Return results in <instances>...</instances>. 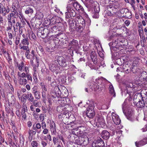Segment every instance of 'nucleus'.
<instances>
[{
	"label": "nucleus",
	"instance_id": "obj_24",
	"mask_svg": "<svg viewBox=\"0 0 147 147\" xmlns=\"http://www.w3.org/2000/svg\"><path fill=\"white\" fill-rule=\"evenodd\" d=\"M91 59L95 65H96L97 63V55L94 52H92L90 55Z\"/></svg>",
	"mask_w": 147,
	"mask_h": 147
},
{
	"label": "nucleus",
	"instance_id": "obj_13",
	"mask_svg": "<svg viewBox=\"0 0 147 147\" xmlns=\"http://www.w3.org/2000/svg\"><path fill=\"white\" fill-rule=\"evenodd\" d=\"M144 90H142L140 93H137L134 95L133 99L134 102L136 103L140 100L141 99V97L144 96Z\"/></svg>",
	"mask_w": 147,
	"mask_h": 147
},
{
	"label": "nucleus",
	"instance_id": "obj_2",
	"mask_svg": "<svg viewBox=\"0 0 147 147\" xmlns=\"http://www.w3.org/2000/svg\"><path fill=\"white\" fill-rule=\"evenodd\" d=\"M55 35V38L59 39V42L57 43L56 40H55V39L53 38L54 40V42L56 46H59L61 45V43H66V41H67L68 38L65 33H61V32Z\"/></svg>",
	"mask_w": 147,
	"mask_h": 147
},
{
	"label": "nucleus",
	"instance_id": "obj_7",
	"mask_svg": "<svg viewBox=\"0 0 147 147\" xmlns=\"http://www.w3.org/2000/svg\"><path fill=\"white\" fill-rule=\"evenodd\" d=\"M117 9L114 6L109 5L107 7V10L105 11L106 15L108 16L114 17L117 13Z\"/></svg>",
	"mask_w": 147,
	"mask_h": 147
},
{
	"label": "nucleus",
	"instance_id": "obj_18",
	"mask_svg": "<svg viewBox=\"0 0 147 147\" xmlns=\"http://www.w3.org/2000/svg\"><path fill=\"white\" fill-rule=\"evenodd\" d=\"M68 3L69 4L67 5V6H69V5L71 7V9H74V10L75 9V10H76L78 3L71 0H69L68 1Z\"/></svg>",
	"mask_w": 147,
	"mask_h": 147
},
{
	"label": "nucleus",
	"instance_id": "obj_32",
	"mask_svg": "<svg viewBox=\"0 0 147 147\" xmlns=\"http://www.w3.org/2000/svg\"><path fill=\"white\" fill-rule=\"evenodd\" d=\"M18 81L19 84L21 85H25L27 83V81L25 78H18Z\"/></svg>",
	"mask_w": 147,
	"mask_h": 147
},
{
	"label": "nucleus",
	"instance_id": "obj_58",
	"mask_svg": "<svg viewBox=\"0 0 147 147\" xmlns=\"http://www.w3.org/2000/svg\"><path fill=\"white\" fill-rule=\"evenodd\" d=\"M3 75H4L5 78L6 80L10 81L11 79V77L9 75L7 74L5 72H4Z\"/></svg>",
	"mask_w": 147,
	"mask_h": 147
},
{
	"label": "nucleus",
	"instance_id": "obj_55",
	"mask_svg": "<svg viewBox=\"0 0 147 147\" xmlns=\"http://www.w3.org/2000/svg\"><path fill=\"white\" fill-rule=\"evenodd\" d=\"M18 66L19 69L20 71H21L22 69L23 68L24 66V64L22 62L20 64H18Z\"/></svg>",
	"mask_w": 147,
	"mask_h": 147
},
{
	"label": "nucleus",
	"instance_id": "obj_64",
	"mask_svg": "<svg viewBox=\"0 0 147 147\" xmlns=\"http://www.w3.org/2000/svg\"><path fill=\"white\" fill-rule=\"evenodd\" d=\"M41 144L43 147H45L47 145V142L42 140L41 142Z\"/></svg>",
	"mask_w": 147,
	"mask_h": 147
},
{
	"label": "nucleus",
	"instance_id": "obj_5",
	"mask_svg": "<svg viewBox=\"0 0 147 147\" xmlns=\"http://www.w3.org/2000/svg\"><path fill=\"white\" fill-rule=\"evenodd\" d=\"M48 30H49L50 38H55V35L59 33V31L61 30H60V27H59L56 26L51 25L48 26Z\"/></svg>",
	"mask_w": 147,
	"mask_h": 147
},
{
	"label": "nucleus",
	"instance_id": "obj_29",
	"mask_svg": "<svg viewBox=\"0 0 147 147\" xmlns=\"http://www.w3.org/2000/svg\"><path fill=\"white\" fill-rule=\"evenodd\" d=\"M96 65H95L94 63L93 64L90 61H88L86 64V66H88L92 69L95 70L97 69L98 68L96 66Z\"/></svg>",
	"mask_w": 147,
	"mask_h": 147
},
{
	"label": "nucleus",
	"instance_id": "obj_25",
	"mask_svg": "<svg viewBox=\"0 0 147 147\" xmlns=\"http://www.w3.org/2000/svg\"><path fill=\"white\" fill-rule=\"evenodd\" d=\"M96 121H97V122L98 123V124L101 126L102 125L103 126L105 125V121L104 119L102 118L98 117H96L95 119Z\"/></svg>",
	"mask_w": 147,
	"mask_h": 147
},
{
	"label": "nucleus",
	"instance_id": "obj_12",
	"mask_svg": "<svg viewBox=\"0 0 147 147\" xmlns=\"http://www.w3.org/2000/svg\"><path fill=\"white\" fill-rule=\"evenodd\" d=\"M94 84H93L92 85V84L90 85V88L93 90H98V91H102V90L105 89V85L104 84L102 85L100 84L98 85V84L97 83L94 82Z\"/></svg>",
	"mask_w": 147,
	"mask_h": 147
},
{
	"label": "nucleus",
	"instance_id": "obj_37",
	"mask_svg": "<svg viewBox=\"0 0 147 147\" xmlns=\"http://www.w3.org/2000/svg\"><path fill=\"white\" fill-rule=\"evenodd\" d=\"M57 18H58L56 16L53 17L50 20V23L52 25L58 23L59 22L57 21Z\"/></svg>",
	"mask_w": 147,
	"mask_h": 147
},
{
	"label": "nucleus",
	"instance_id": "obj_28",
	"mask_svg": "<svg viewBox=\"0 0 147 147\" xmlns=\"http://www.w3.org/2000/svg\"><path fill=\"white\" fill-rule=\"evenodd\" d=\"M12 27L13 28L14 31L16 32L18 30L19 28L20 27H23V26H22L21 23H20L19 22H17L15 24L13 25Z\"/></svg>",
	"mask_w": 147,
	"mask_h": 147
},
{
	"label": "nucleus",
	"instance_id": "obj_22",
	"mask_svg": "<svg viewBox=\"0 0 147 147\" xmlns=\"http://www.w3.org/2000/svg\"><path fill=\"white\" fill-rule=\"evenodd\" d=\"M119 41L118 39H117V40H115L112 42V47L113 48V49L115 51H117L118 49H119L120 47L119 46Z\"/></svg>",
	"mask_w": 147,
	"mask_h": 147
},
{
	"label": "nucleus",
	"instance_id": "obj_49",
	"mask_svg": "<svg viewBox=\"0 0 147 147\" xmlns=\"http://www.w3.org/2000/svg\"><path fill=\"white\" fill-rule=\"evenodd\" d=\"M36 18L39 20L42 19L44 17L43 14L41 12H39L38 13V14L36 15Z\"/></svg>",
	"mask_w": 147,
	"mask_h": 147
},
{
	"label": "nucleus",
	"instance_id": "obj_15",
	"mask_svg": "<svg viewBox=\"0 0 147 147\" xmlns=\"http://www.w3.org/2000/svg\"><path fill=\"white\" fill-rule=\"evenodd\" d=\"M146 97L144 96L141 97L140 100L136 103V106L138 108H142L145 105V103L146 102Z\"/></svg>",
	"mask_w": 147,
	"mask_h": 147
},
{
	"label": "nucleus",
	"instance_id": "obj_41",
	"mask_svg": "<svg viewBox=\"0 0 147 147\" xmlns=\"http://www.w3.org/2000/svg\"><path fill=\"white\" fill-rule=\"evenodd\" d=\"M26 14H28L29 13H32L33 12V9L30 7H28L25 11Z\"/></svg>",
	"mask_w": 147,
	"mask_h": 147
},
{
	"label": "nucleus",
	"instance_id": "obj_59",
	"mask_svg": "<svg viewBox=\"0 0 147 147\" xmlns=\"http://www.w3.org/2000/svg\"><path fill=\"white\" fill-rule=\"evenodd\" d=\"M36 100H34V101L32 102L33 104V105L35 107H39V102H36Z\"/></svg>",
	"mask_w": 147,
	"mask_h": 147
},
{
	"label": "nucleus",
	"instance_id": "obj_38",
	"mask_svg": "<svg viewBox=\"0 0 147 147\" xmlns=\"http://www.w3.org/2000/svg\"><path fill=\"white\" fill-rule=\"evenodd\" d=\"M28 100L30 102L34 101V98L31 93L28 92Z\"/></svg>",
	"mask_w": 147,
	"mask_h": 147
},
{
	"label": "nucleus",
	"instance_id": "obj_27",
	"mask_svg": "<svg viewBox=\"0 0 147 147\" xmlns=\"http://www.w3.org/2000/svg\"><path fill=\"white\" fill-rule=\"evenodd\" d=\"M44 28L40 27L38 28L37 31V34L38 36L42 38L43 36H44Z\"/></svg>",
	"mask_w": 147,
	"mask_h": 147
},
{
	"label": "nucleus",
	"instance_id": "obj_54",
	"mask_svg": "<svg viewBox=\"0 0 147 147\" xmlns=\"http://www.w3.org/2000/svg\"><path fill=\"white\" fill-rule=\"evenodd\" d=\"M27 95L28 92L27 93V94H25L23 95V96H24V97H23V98H22V101L23 102V103H25L26 102L27 99H28Z\"/></svg>",
	"mask_w": 147,
	"mask_h": 147
},
{
	"label": "nucleus",
	"instance_id": "obj_9",
	"mask_svg": "<svg viewBox=\"0 0 147 147\" xmlns=\"http://www.w3.org/2000/svg\"><path fill=\"white\" fill-rule=\"evenodd\" d=\"M79 144L85 145L89 143L88 138V137L85 135H83L82 133L79 135Z\"/></svg>",
	"mask_w": 147,
	"mask_h": 147
},
{
	"label": "nucleus",
	"instance_id": "obj_14",
	"mask_svg": "<svg viewBox=\"0 0 147 147\" xmlns=\"http://www.w3.org/2000/svg\"><path fill=\"white\" fill-rule=\"evenodd\" d=\"M104 143L101 138H99L97 140L94 141L92 144L93 147H105Z\"/></svg>",
	"mask_w": 147,
	"mask_h": 147
},
{
	"label": "nucleus",
	"instance_id": "obj_26",
	"mask_svg": "<svg viewBox=\"0 0 147 147\" xmlns=\"http://www.w3.org/2000/svg\"><path fill=\"white\" fill-rule=\"evenodd\" d=\"M80 127H79L78 128V129H79V128ZM76 128H75L74 129V131H72V133L71 134V139L73 138V136H75V135H80L81 133V131L80 129H76Z\"/></svg>",
	"mask_w": 147,
	"mask_h": 147
},
{
	"label": "nucleus",
	"instance_id": "obj_10",
	"mask_svg": "<svg viewBox=\"0 0 147 147\" xmlns=\"http://www.w3.org/2000/svg\"><path fill=\"white\" fill-rule=\"evenodd\" d=\"M58 64L60 66L63 67H68V64H67L64 58L62 56L58 57L57 59Z\"/></svg>",
	"mask_w": 147,
	"mask_h": 147
},
{
	"label": "nucleus",
	"instance_id": "obj_51",
	"mask_svg": "<svg viewBox=\"0 0 147 147\" xmlns=\"http://www.w3.org/2000/svg\"><path fill=\"white\" fill-rule=\"evenodd\" d=\"M124 61L123 60L122 61L120 58H118L116 60V62L118 65H121L124 63Z\"/></svg>",
	"mask_w": 147,
	"mask_h": 147
},
{
	"label": "nucleus",
	"instance_id": "obj_42",
	"mask_svg": "<svg viewBox=\"0 0 147 147\" xmlns=\"http://www.w3.org/2000/svg\"><path fill=\"white\" fill-rule=\"evenodd\" d=\"M131 71L133 73H136L139 70V68H138L136 65H131Z\"/></svg>",
	"mask_w": 147,
	"mask_h": 147
},
{
	"label": "nucleus",
	"instance_id": "obj_34",
	"mask_svg": "<svg viewBox=\"0 0 147 147\" xmlns=\"http://www.w3.org/2000/svg\"><path fill=\"white\" fill-rule=\"evenodd\" d=\"M120 13L125 15L127 14H131L130 11L128 9L126 8H123L121 9L120 11Z\"/></svg>",
	"mask_w": 147,
	"mask_h": 147
},
{
	"label": "nucleus",
	"instance_id": "obj_45",
	"mask_svg": "<svg viewBox=\"0 0 147 147\" xmlns=\"http://www.w3.org/2000/svg\"><path fill=\"white\" fill-rule=\"evenodd\" d=\"M146 144V143L143 142V141L141 140L138 142H136L135 145L136 147H139V146H142Z\"/></svg>",
	"mask_w": 147,
	"mask_h": 147
},
{
	"label": "nucleus",
	"instance_id": "obj_48",
	"mask_svg": "<svg viewBox=\"0 0 147 147\" xmlns=\"http://www.w3.org/2000/svg\"><path fill=\"white\" fill-rule=\"evenodd\" d=\"M20 139V144L19 145L22 147L24 144V138L23 136H21L19 138Z\"/></svg>",
	"mask_w": 147,
	"mask_h": 147
},
{
	"label": "nucleus",
	"instance_id": "obj_36",
	"mask_svg": "<svg viewBox=\"0 0 147 147\" xmlns=\"http://www.w3.org/2000/svg\"><path fill=\"white\" fill-rule=\"evenodd\" d=\"M8 13L5 7L4 6H2L1 9L0 11V13L2 14L3 16H5Z\"/></svg>",
	"mask_w": 147,
	"mask_h": 147
},
{
	"label": "nucleus",
	"instance_id": "obj_23",
	"mask_svg": "<svg viewBox=\"0 0 147 147\" xmlns=\"http://www.w3.org/2000/svg\"><path fill=\"white\" fill-rule=\"evenodd\" d=\"M50 126L52 133L55 134L56 133V126L55 123L53 121H50Z\"/></svg>",
	"mask_w": 147,
	"mask_h": 147
},
{
	"label": "nucleus",
	"instance_id": "obj_33",
	"mask_svg": "<svg viewBox=\"0 0 147 147\" xmlns=\"http://www.w3.org/2000/svg\"><path fill=\"white\" fill-rule=\"evenodd\" d=\"M48 29V27L45 28H44V36H43L42 38H45L48 36H50L49 31Z\"/></svg>",
	"mask_w": 147,
	"mask_h": 147
},
{
	"label": "nucleus",
	"instance_id": "obj_60",
	"mask_svg": "<svg viewBox=\"0 0 147 147\" xmlns=\"http://www.w3.org/2000/svg\"><path fill=\"white\" fill-rule=\"evenodd\" d=\"M59 141V137H53V141L54 145L56 144L57 142H58Z\"/></svg>",
	"mask_w": 147,
	"mask_h": 147
},
{
	"label": "nucleus",
	"instance_id": "obj_52",
	"mask_svg": "<svg viewBox=\"0 0 147 147\" xmlns=\"http://www.w3.org/2000/svg\"><path fill=\"white\" fill-rule=\"evenodd\" d=\"M22 18H19L20 19V21L21 22L22 24V26H23V27H24L25 25L26 24V22L25 21H26V20H25V21H24V20L23 19V15L22 14Z\"/></svg>",
	"mask_w": 147,
	"mask_h": 147
},
{
	"label": "nucleus",
	"instance_id": "obj_43",
	"mask_svg": "<svg viewBox=\"0 0 147 147\" xmlns=\"http://www.w3.org/2000/svg\"><path fill=\"white\" fill-rule=\"evenodd\" d=\"M31 145L32 147H38L39 144L38 141L34 140L31 142Z\"/></svg>",
	"mask_w": 147,
	"mask_h": 147
},
{
	"label": "nucleus",
	"instance_id": "obj_17",
	"mask_svg": "<svg viewBox=\"0 0 147 147\" xmlns=\"http://www.w3.org/2000/svg\"><path fill=\"white\" fill-rule=\"evenodd\" d=\"M127 118L131 121H133L134 120V113L133 111L129 110L128 111L126 115Z\"/></svg>",
	"mask_w": 147,
	"mask_h": 147
},
{
	"label": "nucleus",
	"instance_id": "obj_56",
	"mask_svg": "<svg viewBox=\"0 0 147 147\" xmlns=\"http://www.w3.org/2000/svg\"><path fill=\"white\" fill-rule=\"evenodd\" d=\"M19 46L20 49H22L24 50H26L29 48L28 46H25V45L22 46L21 44H20Z\"/></svg>",
	"mask_w": 147,
	"mask_h": 147
},
{
	"label": "nucleus",
	"instance_id": "obj_4",
	"mask_svg": "<svg viewBox=\"0 0 147 147\" xmlns=\"http://www.w3.org/2000/svg\"><path fill=\"white\" fill-rule=\"evenodd\" d=\"M95 107L94 102L92 101L90 102V103L87 108L86 112V116L90 118H92L95 115V113L94 110Z\"/></svg>",
	"mask_w": 147,
	"mask_h": 147
},
{
	"label": "nucleus",
	"instance_id": "obj_31",
	"mask_svg": "<svg viewBox=\"0 0 147 147\" xmlns=\"http://www.w3.org/2000/svg\"><path fill=\"white\" fill-rule=\"evenodd\" d=\"M109 93L111 95L115 97V93L114 90V88L112 84H110L109 86Z\"/></svg>",
	"mask_w": 147,
	"mask_h": 147
},
{
	"label": "nucleus",
	"instance_id": "obj_47",
	"mask_svg": "<svg viewBox=\"0 0 147 147\" xmlns=\"http://www.w3.org/2000/svg\"><path fill=\"white\" fill-rule=\"evenodd\" d=\"M35 98L37 99H39L40 98V92H36L33 94Z\"/></svg>",
	"mask_w": 147,
	"mask_h": 147
},
{
	"label": "nucleus",
	"instance_id": "obj_1",
	"mask_svg": "<svg viewBox=\"0 0 147 147\" xmlns=\"http://www.w3.org/2000/svg\"><path fill=\"white\" fill-rule=\"evenodd\" d=\"M75 17L73 20L75 23L74 22L70 23L69 21L70 26L72 28H74L77 31L81 33L82 32L85 26V20L79 14H76Z\"/></svg>",
	"mask_w": 147,
	"mask_h": 147
},
{
	"label": "nucleus",
	"instance_id": "obj_57",
	"mask_svg": "<svg viewBox=\"0 0 147 147\" xmlns=\"http://www.w3.org/2000/svg\"><path fill=\"white\" fill-rule=\"evenodd\" d=\"M25 103H23V105H22V109L21 111L27 112V107L26 105H25Z\"/></svg>",
	"mask_w": 147,
	"mask_h": 147
},
{
	"label": "nucleus",
	"instance_id": "obj_63",
	"mask_svg": "<svg viewBox=\"0 0 147 147\" xmlns=\"http://www.w3.org/2000/svg\"><path fill=\"white\" fill-rule=\"evenodd\" d=\"M84 9L79 4H78V6H77V8L76 9V10H81L82 11H83L84 10Z\"/></svg>",
	"mask_w": 147,
	"mask_h": 147
},
{
	"label": "nucleus",
	"instance_id": "obj_35",
	"mask_svg": "<svg viewBox=\"0 0 147 147\" xmlns=\"http://www.w3.org/2000/svg\"><path fill=\"white\" fill-rule=\"evenodd\" d=\"M119 45L121 46H125L127 45V41L125 42V40L124 38H120L119 40Z\"/></svg>",
	"mask_w": 147,
	"mask_h": 147
},
{
	"label": "nucleus",
	"instance_id": "obj_21",
	"mask_svg": "<svg viewBox=\"0 0 147 147\" xmlns=\"http://www.w3.org/2000/svg\"><path fill=\"white\" fill-rule=\"evenodd\" d=\"M131 65L127 63L123 64L122 68L124 71L126 73H128L131 71Z\"/></svg>",
	"mask_w": 147,
	"mask_h": 147
},
{
	"label": "nucleus",
	"instance_id": "obj_44",
	"mask_svg": "<svg viewBox=\"0 0 147 147\" xmlns=\"http://www.w3.org/2000/svg\"><path fill=\"white\" fill-rule=\"evenodd\" d=\"M140 59L138 57H136L135 58L132 64L131 65H136L137 66H138V65H139V61Z\"/></svg>",
	"mask_w": 147,
	"mask_h": 147
},
{
	"label": "nucleus",
	"instance_id": "obj_50",
	"mask_svg": "<svg viewBox=\"0 0 147 147\" xmlns=\"http://www.w3.org/2000/svg\"><path fill=\"white\" fill-rule=\"evenodd\" d=\"M38 92H39V88L37 86H34L32 88V92L33 94Z\"/></svg>",
	"mask_w": 147,
	"mask_h": 147
},
{
	"label": "nucleus",
	"instance_id": "obj_6",
	"mask_svg": "<svg viewBox=\"0 0 147 147\" xmlns=\"http://www.w3.org/2000/svg\"><path fill=\"white\" fill-rule=\"evenodd\" d=\"M19 3L17 1L15 3H13L12 5V11H11V12L9 13L7 15H11L13 14L14 16H16L17 18H20L22 16V13L20 11L18 12L17 11V7L16 6H19Z\"/></svg>",
	"mask_w": 147,
	"mask_h": 147
},
{
	"label": "nucleus",
	"instance_id": "obj_46",
	"mask_svg": "<svg viewBox=\"0 0 147 147\" xmlns=\"http://www.w3.org/2000/svg\"><path fill=\"white\" fill-rule=\"evenodd\" d=\"M32 131V132L33 133V135H35L36 132L38 134H39L40 132V131L37 130V129L36 128V127H35V125L34 124L33 125Z\"/></svg>",
	"mask_w": 147,
	"mask_h": 147
},
{
	"label": "nucleus",
	"instance_id": "obj_3",
	"mask_svg": "<svg viewBox=\"0 0 147 147\" xmlns=\"http://www.w3.org/2000/svg\"><path fill=\"white\" fill-rule=\"evenodd\" d=\"M16 16H14L13 14L12 15H7V26L6 27V30L8 31L11 30L12 27L13 25L16 23L15 19L17 18Z\"/></svg>",
	"mask_w": 147,
	"mask_h": 147
},
{
	"label": "nucleus",
	"instance_id": "obj_53",
	"mask_svg": "<svg viewBox=\"0 0 147 147\" xmlns=\"http://www.w3.org/2000/svg\"><path fill=\"white\" fill-rule=\"evenodd\" d=\"M100 11V8L99 6H95L94 7L93 12L99 13Z\"/></svg>",
	"mask_w": 147,
	"mask_h": 147
},
{
	"label": "nucleus",
	"instance_id": "obj_8",
	"mask_svg": "<svg viewBox=\"0 0 147 147\" xmlns=\"http://www.w3.org/2000/svg\"><path fill=\"white\" fill-rule=\"evenodd\" d=\"M67 6V11L65 12V18L66 19L75 17L77 14L75 10L71 9L70 6Z\"/></svg>",
	"mask_w": 147,
	"mask_h": 147
},
{
	"label": "nucleus",
	"instance_id": "obj_19",
	"mask_svg": "<svg viewBox=\"0 0 147 147\" xmlns=\"http://www.w3.org/2000/svg\"><path fill=\"white\" fill-rule=\"evenodd\" d=\"M7 96L9 103L11 105L14 104L15 103L16 100L13 95L11 93H9L7 94Z\"/></svg>",
	"mask_w": 147,
	"mask_h": 147
},
{
	"label": "nucleus",
	"instance_id": "obj_39",
	"mask_svg": "<svg viewBox=\"0 0 147 147\" xmlns=\"http://www.w3.org/2000/svg\"><path fill=\"white\" fill-rule=\"evenodd\" d=\"M21 43L23 45L28 46L29 43L28 38L26 37V38H23L21 41Z\"/></svg>",
	"mask_w": 147,
	"mask_h": 147
},
{
	"label": "nucleus",
	"instance_id": "obj_11",
	"mask_svg": "<svg viewBox=\"0 0 147 147\" xmlns=\"http://www.w3.org/2000/svg\"><path fill=\"white\" fill-rule=\"evenodd\" d=\"M68 47L69 48L72 49H71L72 50H74L76 51H78L80 49L78 41L74 39H73L70 41Z\"/></svg>",
	"mask_w": 147,
	"mask_h": 147
},
{
	"label": "nucleus",
	"instance_id": "obj_16",
	"mask_svg": "<svg viewBox=\"0 0 147 147\" xmlns=\"http://www.w3.org/2000/svg\"><path fill=\"white\" fill-rule=\"evenodd\" d=\"M112 120L114 123L116 125H119L121 123V120H120L119 116L114 113H112Z\"/></svg>",
	"mask_w": 147,
	"mask_h": 147
},
{
	"label": "nucleus",
	"instance_id": "obj_62",
	"mask_svg": "<svg viewBox=\"0 0 147 147\" xmlns=\"http://www.w3.org/2000/svg\"><path fill=\"white\" fill-rule=\"evenodd\" d=\"M133 88V85L132 83H129V84H127L126 86V88H128L129 89H130V90L132 89V88Z\"/></svg>",
	"mask_w": 147,
	"mask_h": 147
},
{
	"label": "nucleus",
	"instance_id": "obj_30",
	"mask_svg": "<svg viewBox=\"0 0 147 147\" xmlns=\"http://www.w3.org/2000/svg\"><path fill=\"white\" fill-rule=\"evenodd\" d=\"M28 36L30 39L32 41H35L36 40V36L32 31L29 33Z\"/></svg>",
	"mask_w": 147,
	"mask_h": 147
},
{
	"label": "nucleus",
	"instance_id": "obj_20",
	"mask_svg": "<svg viewBox=\"0 0 147 147\" xmlns=\"http://www.w3.org/2000/svg\"><path fill=\"white\" fill-rule=\"evenodd\" d=\"M101 136L104 139L107 140L109 138L110 134L109 132L107 130H104L102 131Z\"/></svg>",
	"mask_w": 147,
	"mask_h": 147
},
{
	"label": "nucleus",
	"instance_id": "obj_40",
	"mask_svg": "<svg viewBox=\"0 0 147 147\" xmlns=\"http://www.w3.org/2000/svg\"><path fill=\"white\" fill-rule=\"evenodd\" d=\"M73 138L72 139L73 142H74L78 144H79V135H76L73 136Z\"/></svg>",
	"mask_w": 147,
	"mask_h": 147
},
{
	"label": "nucleus",
	"instance_id": "obj_61",
	"mask_svg": "<svg viewBox=\"0 0 147 147\" xmlns=\"http://www.w3.org/2000/svg\"><path fill=\"white\" fill-rule=\"evenodd\" d=\"M92 17L93 18H98L99 17V13L93 12Z\"/></svg>",
	"mask_w": 147,
	"mask_h": 147
}]
</instances>
